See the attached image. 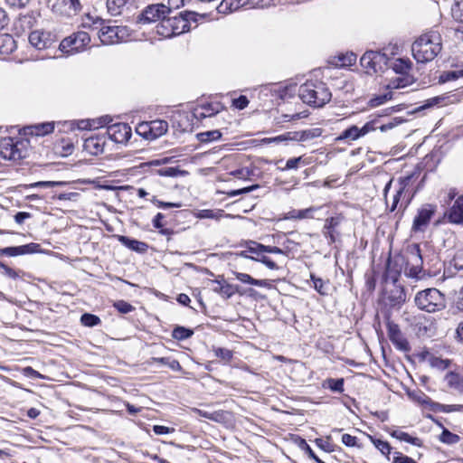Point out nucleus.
Returning <instances> with one entry per match:
<instances>
[{
	"mask_svg": "<svg viewBox=\"0 0 463 463\" xmlns=\"http://www.w3.org/2000/svg\"><path fill=\"white\" fill-rule=\"evenodd\" d=\"M440 51L441 36L434 31L420 35L411 46L414 59L422 63L432 61Z\"/></svg>",
	"mask_w": 463,
	"mask_h": 463,
	"instance_id": "1",
	"label": "nucleus"
},
{
	"mask_svg": "<svg viewBox=\"0 0 463 463\" xmlns=\"http://www.w3.org/2000/svg\"><path fill=\"white\" fill-rule=\"evenodd\" d=\"M298 96L303 102L320 108L330 101L332 94L326 83L318 80H307L299 87Z\"/></svg>",
	"mask_w": 463,
	"mask_h": 463,
	"instance_id": "2",
	"label": "nucleus"
},
{
	"mask_svg": "<svg viewBox=\"0 0 463 463\" xmlns=\"http://www.w3.org/2000/svg\"><path fill=\"white\" fill-rule=\"evenodd\" d=\"M417 307L429 313L442 310L446 307L444 295L437 288H427L417 293Z\"/></svg>",
	"mask_w": 463,
	"mask_h": 463,
	"instance_id": "3",
	"label": "nucleus"
},
{
	"mask_svg": "<svg viewBox=\"0 0 463 463\" xmlns=\"http://www.w3.org/2000/svg\"><path fill=\"white\" fill-rule=\"evenodd\" d=\"M190 29L188 20L182 15L180 16H165L161 22L156 25V33L164 38H170L173 36L184 33Z\"/></svg>",
	"mask_w": 463,
	"mask_h": 463,
	"instance_id": "4",
	"label": "nucleus"
},
{
	"mask_svg": "<svg viewBox=\"0 0 463 463\" xmlns=\"http://www.w3.org/2000/svg\"><path fill=\"white\" fill-rule=\"evenodd\" d=\"M99 38L103 44L110 45L132 41L133 32L123 25H104L99 31Z\"/></svg>",
	"mask_w": 463,
	"mask_h": 463,
	"instance_id": "5",
	"label": "nucleus"
},
{
	"mask_svg": "<svg viewBox=\"0 0 463 463\" xmlns=\"http://www.w3.org/2000/svg\"><path fill=\"white\" fill-rule=\"evenodd\" d=\"M414 181L415 179L413 175H409L398 179V188L392 198V203L390 207L391 212H393L397 209L399 203H401L400 208L405 209L409 205L414 194Z\"/></svg>",
	"mask_w": 463,
	"mask_h": 463,
	"instance_id": "6",
	"label": "nucleus"
},
{
	"mask_svg": "<svg viewBox=\"0 0 463 463\" xmlns=\"http://www.w3.org/2000/svg\"><path fill=\"white\" fill-rule=\"evenodd\" d=\"M28 142L13 137H4L0 140V157L6 160L17 161L26 156Z\"/></svg>",
	"mask_w": 463,
	"mask_h": 463,
	"instance_id": "7",
	"label": "nucleus"
},
{
	"mask_svg": "<svg viewBox=\"0 0 463 463\" xmlns=\"http://www.w3.org/2000/svg\"><path fill=\"white\" fill-rule=\"evenodd\" d=\"M90 43L88 33L80 31L64 38L60 43V50L66 55H72L83 52Z\"/></svg>",
	"mask_w": 463,
	"mask_h": 463,
	"instance_id": "8",
	"label": "nucleus"
},
{
	"mask_svg": "<svg viewBox=\"0 0 463 463\" xmlns=\"http://www.w3.org/2000/svg\"><path fill=\"white\" fill-rule=\"evenodd\" d=\"M385 53L377 51H367L360 59V63L367 74H374L382 71L388 63Z\"/></svg>",
	"mask_w": 463,
	"mask_h": 463,
	"instance_id": "9",
	"label": "nucleus"
},
{
	"mask_svg": "<svg viewBox=\"0 0 463 463\" xmlns=\"http://www.w3.org/2000/svg\"><path fill=\"white\" fill-rule=\"evenodd\" d=\"M267 5V0H222L218 6V12L221 14H230L241 8H263Z\"/></svg>",
	"mask_w": 463,
	"mask_h": 463,
	"instance_id": "10",
	"label": "nucleus"
},
{
	"mask_svg": "<svg viewBox=\"0 0 463 463\" xmlns=\"http://www.w3.org/2000/svg\"><path fill=\"white\" fill-rule=\"evenodd\" d=\"M81 8L79 0H52V10L58 15L71 17L76 15Z\"/></svg>",
	"mask_w": 463,
	"mask_h": 463,
	"instance_id": "11",
	"label": "nucleus"
},
{
	"mask_svg": "<svg viewBox=\"0 0 463 463\" xmlns=\"http://www.w3.org/2000/svg\"><path fill=\"white\" fill-rule=\"evenodd\" d=\"M437 206L430 203L423 204L413 220L412 228L415 231H424L436 212Z\"/></svg>",
	"mask_w": 463,
	"mask_h": 463,
	"instance_id": "12",
	"label": "nucleus"
},
{
	"mask_svg": "<svg viewBox=\"0 0 463 463\" xmlns=\"http://www.w3.org/2000/svg\"><path fill=\"white\" fill-rule=\"evenodd\" d=\"M168 8L165 5H153L146 7L140 17L138 18L139 24H151L156 21H160L167 14Z\"/></svg>",
	"mask_w": 463,
	"mask_h": 463,
	"instance_id": "13",
	"label": "nucleus"
},
{
	"mask_svg": "<svg viewBox=\"0 0 463 463\" xmlns=\"http://www.w3.org/2000/svg\"><path fill=\"white\" fill-rule=\"evenodd\" d=\"M109 137L118 144L127 143L131 137V128L127 123H116L107 128Z\"/></svg>",
	"mask_w": 463,
	"mask_h": 463,
	"instance_id": "14",
	"label": "nucleus"
},
{
	"mask_svg": "<svg viewBox=\"0 0 463 463\" xmlns=\"http://www.w3.org/2000/svg\"><path fill=\"white\" fill-rule=\"evenodd\" d=\"M375 129L376 126L374 121H369L365 123L362 128H358L357 126H352L347 129L344 130L342 134L336 138V140L354 141L360 137H364L368 133L374 131Z\"/></svg>",
	"mask_w": 463,
	"mask_h": 463,
	"instance_id": "15",
	"label": "nucleus"
},
{
	"mask_svg": "<svg viewBox=\"0 0 463 463\" xmlns=\"http://www.w3.org/2000/svg\"><path fill=\"white\" fill-rule=\"evenodd\" d=\"M32 46L38 50L48 48L53 42L52 34L44 30H34L28 37Z\"/></svg>",
	"mask_w": 463,
	"mask_h": 463,
	"instance_id": "16",
	"label": "nucleus"
},
{
	"mask_svg": "<svg viewBox=\"0 0 463 463\" xmlns=\"http://www.w3.org/2000/svg\"><path fill=\"white\" fill-rule=\"evenodd\" d=\"M222 109L223 106L220 102L203 103L194 109V116L195 118L201 120L216 115L222 111Z\"/></svg>",
	"mask_w": 463,
	"mask_h": 463,
	"instance_id": "17",
	"label": "nucleus"
},
{
	"mask_svg": "<svg viewBox=\"0 0 463 463\" xmlns=\"http://www.w3.org/2000/svg\"><path fill=\"white\" fill-rule=\"evenodd\" d=\"M322 209V206H311L306 209H292L286 213L282 220H304L314 219L316 213Z\"/></svg>",
	"mask_w": 463,
	"mask_h": 463,
	"instance_id": "18",
	"label": "nucleus"
},
{
	"mask_svg": "<svg viewBox=\"0 0 463 463\" xmlns=\"http://www.w3.org/2000/svg\"><path fill=\"white\" fill-rule=\"evenodd\" d=\"M105 146V137L101 136H93L87 137L84 141V150L92 155L98 156L103 153Z\"/></svg>",
	"mask_w": 463,
	"mask_h": 463,
	"instance_id": "19",
	"label": "nucleus"
},
{
	"mask_svg": "<svg viewBox=\"0 0 463 463\" xmlns=\"http://www.w3.org/2000/svg\"><path fill=\"white\" fill-rule=\"evenodd\" d=\"M108 118H101L99 119H82L79 121H71L70 122L71 128H78L80 130H87V129H92V128H101L109 123Z\"/></svg>",
	"mask_w": 463,
	"mask_h": 463,
	"instance_id": "20",
	"label": "nucleus"
},
{
	"mask_svg": "<svg viewBox=\"0 0 463 463\" xmlns=\"http://www.w3.org/2000/svg\"><path fill=\"white\" fill-rule=\"evenodd\" d=\"M448 219L452 223L463 224V194L455 201L448 213Z\"/></svg>",
	"mask_w": 463,
	"mask_h": 463,
	"instance_id": "21",
	"label": "nucleus"
},
{
	"mask_svg": "<svg viewBox=\"0 0 463 463\" xmlns=\"http://www.w3.org/2000/svg\"><path fill=\"white\" fill-rule=\"evenodd\" d=\"M232 275L234 278L238 280H240L241 283L249 284L252 286L261 287V288H271V283L268 279H253L251 276H250L247 273H242L239 271H232Z\"/></svg>",
	"mask_w": 463,
	"mask_h": 463,
	"instance_id": "22",
	"label": "nucleus"
},
{
	"mask_svg": "<svg viewBox=\"0 0 463 463\" xmlns=\"http://www.w3.org/2000/svg\"><path fill=\"white\" fill-rule=\"evenodd\" d=\"M407 266H420L422 267L423 260L420 253V249L418 244H412L407 248L406 250Z\"/></svg>",
	"mask_w": 463,
	"mask_h": 463,
	"instance_id": "23",
	"label": "nucleus"
},
{
	"mask_svg": "<svg viewBox=\"0 0 463 463\" xmlns=\"http://www.w3.org/2000/svg\"><path fill=\"white\" fill-rule=\"evenodd\" d=\"M212 286L213 291L224 298H230L237 290L232 285L220 280L212 281Z\"/></svg>",
	"mask_w": 463,
	"mask_h": 463,
	"instance_id": "24",
	"label": "nucleus"
},
{
	"mask_svg": "<svg viewBox=\"0 0 463 463\" xmlns=\"http://www.w3.org/2000/svg\"><path fill=\"white\" fill-rule=\"evenodd\" d=\"M413 83V77L411 75H399L395 78H392L388 84H386V90L392 91L393 90H398L402 88H405Z\"/></svg>",
	"mask_w": 463,
	"mask_h": 463,
	"instance_id": "25",
	"label": "nucleus"
},
{
	"mask_svg": "<svg viewBox=\"0 0 463 463\" xmlns=\"http://www.w3.org/2000/svg\"><path fill=\"white\" fill-rule=\"evenodd\" d=\"M399 262H401V264L403 263L402 257H396L393 260H389L387 262L386 277L392 279L393 282L397 281L398 277L400 276L401 273V268L398 267Z\"/></svg>",
	"mask_w": 463,
	"mask_h": 463,
	"instance_id": "26",
	"label": "nucleus"
},
{
	"mask_svg": "<svg viewBox=\"0 0 463 463\" xmlns=\"http://www.w3.org/2000/svg\"><path fill=\"white\" fill-rule=\"evenodd\" d=\"M37 245L34 243L17 246V247H6L1 250V253L7 256H18L24 255L27 253H31L33 251V248Z\"/></svg>",
	"mask_w": 463,
	"mask_h": 463,
	"instance_id": "27",
	"label": "nucleus"
},
{
	"mask_svg": "<svg viewBox=\"0 0 463 463\" xmlns=\"http://www.w3.org/2000/svg\"><path fill=\"white\" fill-rule=\"evenodd\" d=\"M321 135V130L318 128L307 129L303 131L291 132V141H307L317 137Z\"/></svg>",
	"mask_w": 463,
	"mask_h": 463,
	"instance_id": "28",
	"label": "nucleus"
},
{
	"mask_svg": "<svg viewBox=\"0 0 463 463\" xmlns=\"http://www.w3.org/2000/svg\"><path fill=\"white\" fill-rule=\"evenodd\" d=\"M16 48L15 42L10 34L0 35V55H8Z\"/></svg>",
	"mask_w": 463,
	"mask_h": 463,
	"instance_id": "29",
	"label": "nucleus"
},
{
	"mask_svg": "<svg viewBox=\"0 0 463 463\" xmlns=\"http://www.w3.org/2000/svg\"><path fill=\"white\" fill-rule=\"evenodd\" d=\"M150 130H151V140L156 139L164 134H165L168 130V123L165 120H152L150 121Z\"/></svg>",
	"mask_w": 463,
	"mask_h": 463,
	"instance_id": "30",
	"label": "nucleus"
},
{
	"mask_svg": "<svg viewBox=\"0 0 463 463\" xmlns=\"http://www.w3.org/2000/svg\"><path fill=\"white\" fill-rule=\"evenodd\" d=\"M118 241L128 249L133 250L137 252H144L147 249L146 243L134 239H130L126 236H119Z\"/></svg>",
	"mask_w": 463,
	"mask_h": 463,
	"instance_id": "31",
	"label": "nucleus"
},
{
	"mask_svg": "<svg viewBox=\"0 0 463 463\" xmlns=\"http://www.w3.org/2000/svg\"><path fill=\"white\" fill-rule=\"evenodd\" d=\"M392 437L399 439V440H402V441H405V442H408V443H411L416 447H421L422 446V441L420 440V439L417 438V437H412L411 436L410 434H408L407 432H404V431H402V430H393L392 433H391Z\"/></svg>",
	"mask_w": 463,
	"mask_h": 463,
	"instance_id": "32",
	"label": "nucleus"
},
{
	"mask_svg": "<svg viewBox=\"0 0 463 463\" xmlns=\"http://www.w3.org/2000/svg\"><path fill=\"white\" fill-rule=\"evenodd\" d=\"M392 70L400 75H409L408 72L411 70V62L405 59H396L392 65Z\"/></svg>",
	"mask_w": 463,
	"mask_h": 463,
	"instance_id": "33",
	"label": "nucleus"
},
{
	"mask_svg": "<svg viewBox=\"0 0 463 463\" xmlns=\"http://www.w3.org/2000/svg\"><path fill=\"white\" fill-rule=\"evenodd\" d=\"M310 279L313 282L314 288L322 296L328 294L329 283L320 278L316 277L314 274L310 275Z\"/></svg>",
	"mask_w": 463,
	"mask_h": 463,
	"instance_id": "34",
	"label": "nucleus"
},
{
	"mask_svg": "<svg viewBox=\"0 0 463 463\" xmlns=\"http://www.w3.org/2000/svg\"><path fill=\"white\" fill-rule=\"evenodd\" d=\"M130 0H108L107 6L112 15L120 14L125 5Z\"/></svg>",
	"mask_w": 463,
	"mask_h": 463,
	"instance_id": "35",
	"label": "nucleus"
},
{
	"mask_svg": "<svg viewBox=\"0 0 463 463\" xmlns=\"http://www.w3.org/2000/svg\"><path fill=\"white\" fill-rule=\"evenodd\" d=\"M32 133L36 136H44L49 133H52L54 129V124L53 122H46L42 124H37L33 127H31Z\"/></svg>",
	"mask_w": 463,
	"mask_h": 463,
	"instance_id": "36",
	"label": "nucleus"
},
{
	"mask_svg": "<svg viewBox=\"0 0 463 463\" xmlns=\"http://www.w3.org/2000/svg\"><path fill=\"white\" fill-rule=\"evenodd\" d=\"M225 215L222 210H200L196 216L200 219H216L219 220Z\"/></svg>",
	"mask_w": 463,
	"mask_h": 463,
	"instance_id": "37",
	"label": "nucleus"
},
{
	"mask_svg": "<svg viewBox=\"0 0 463 463\" xmlns=\"http://www.w3.org/2000/svg\"><path fill=\"white\" fill-rule=\"evenodd\" d=\"M221 137L222 133L217 129L197 134L198 140L202 143L215 141L220 139Z\"/></svg>",
	"mask_w": 463,
	"mask_h": 463,
	"instance_id": "38",
	"label": "nucleus"
},
{
	"mask_svg": "<svg viewBox=\"0 0 463 463\" xmlns=\"http://www.w3.org/2000/svg\"><path fill=\"white\" fill-rule=\"evenodd\" d=\"M392 99V91L387 90L383 94H379L372 98L369 101L371 107H378Z\"/></svg>",
	"mask_w": 463,
	"mask_h": 463,
	"instance_id": "39",
	"label": "nucleus"
},
{
	"mask_svg": "<svg viewBox=\"0 0 463 463\" xmlns=\"http://www.w3.org/2000/svg\"><path fill=\"white\" fill-rule=\"evenodd\" d=\"M463 77V69L458 71H443L439 76V82H448Z\"/></svg>",
	"mask_w": 463,
	"mask_h": 463,
	"instance_id": "40",
	"label": "nucleus"
},
{
	"mask_svg": "<svg viewBox=\"0 0 463 463\" xmlns=\"http://www.w3.org/2000/svg\"><path fill=\"white\" fill-rule=\"evenodd\" d=\"M439 440L445 444L452 445L459 441V437L450 432L449 430L444 429L439 436Z\"/></svg>",
	"mask_w": 463,
	"mask_h": 463,
	"instance_id": "41",
	"label": "nucleus"
},
{
	"mask_svg": "<svg viewBox=\"0 0 463 463\" xmlns=\"http://www.w3.org/2000/svg\"><path fill=\"white\" fill-rule=\"evenodd\" d=\"M213 352L216 357L220 358L224 363H229L233 356L232 352L227 348L213 347Z\"/></svg>",
	"mask_w": 463,
	"mask_h": 463,
	"instance_id": "42",
	"label": "nucleus"
},
{
	"mask_svg": "<svg viewBox=\"0 0 463 463\" xmlns=\"http://www.w3.org/2000/svg\"><path fill=\"white\" fill-rule=\"evenodd\" d=\"M451 15L458 22H463V1L455 0L451 7Z\"/></svg>",
	"mask_w": 463,
	"mask_h": 463,
	"instance_id": "43",
	"label": "nucleus"
},
{
	"mask_svg": "<svg viewBox=\"0 0 463 463\" xmlns=\"http://www.w3.org/2000/svg\"><path fill=\"white\" fill-rule=\"evenodd\" d=\"M193 335V331L183 326H177L173 330L172 336L177 340H185Z\"/></svg>",
	"mask_w": 463,
	"mask_h": 463,
	"instance_id": "44",
	"label": "nucleus"
},
{
	"mask_svg": "<svg viewBox=\"0 0 463 463\" xmlns=\"http://www.w3.org/2000/svg\"><path fill=\"white\" fill-rule=\"evenodd\" d=\"M371 440L377 449L381 451L382 454L388 456L391 453L392 447L387 441L382 440L380 439H374L371 437Z\"/></svg>",
	"mask_w": 463,
	"mask_h": 463,
	"instance_id": "45",
	"label": "nucleus"
},
{
	"mask_svg": "<svg viewBox=\"0 0 463 463\" xmlns=\"http://www.w3.org/2000/svg\"><path fill=\"white\" fill-rule=\"evenodd\" d=\"M80 322L85 326H95L100 323L99 317L92 314H83L80 317Z\"/></svg>",
	"mask_w": 463,
	"mask_h": 463,
	"instance_id": "46",
	"label": "nucleus"
},
{
	"mask_svg": "<svg viewBox=\"0 0 463 463\" xmlns=\"http://www.w3.org/2000/svg\"><path fill=\"white\" fill-rule=\"evenodd\" d=\"M325 386H326L333 392H342L344 391V380L343 379H327Z\"/></svg>",
	"mask_w": 463,
	"mask_h": 463,
	"instance_id": "47",
	"label": "nucleus"
},
{
	"mask_svg": "<svg viewBox=\"0 0 463 463\" xmlns=\"http://www.w3.org/2000/svg\"><path fill=\"white\" fill-rule=\"evenodd\" d=\"M260 247H263V244L257 243V242H251V245L248 247L247 250L241 252V256H242L244 258H249V256L247 255V252H250V253L256 254L257 257H260L261 255H263V250L260 249ZM251 258L252 257H250V259H251Z\"/></svg>",
	"mask_w": 463,
	"mask_h": 463,
	"instance_id": "48",
	"label": "nucleus"
},
{
	"mask_svg": "<svg viewBox=\"0 0 463 463\" xmlns=\"http://www.w3.org/2000/svg\"><path fill=\"white\" fill-rule=\"evenodd\" d=\"M136 131L139 136L151 140L150 121L139 123L136 128Z\"/></svg>",
	"mask_w": 463,
	"mask_h": 463,
	"instance_id": "49",
	"label": "nucleus"
},
{
	"mask_svg": "<svg viewBox=\"0 0 463 463\" xmlns=\"http://www.w3.org/2000/svg\"><path fill=\"white\" fill-rule=\"evenodd\" d=\"M410 397L421 405H430L431 403L430 399L422 392H412L409 394Z\"/></svg>",
	"mask_w": 463,
	"mask_h": 463,
	"instance_id": "50",
	"label": "nucleus"
},
{
	"mask_svg": "<svg viewBox=\"0 0 463 463\" xmlns=\"http://www.w3.org/2000/svg\"><path fill=\"white\" fill-rule=\"evenodd\" d=\"M156 361L157 363L167 365L173 371H180L181 370V365L177 360L170 359L167 357H161V358H156Z\"/></svg>",
	"mask_w": 463,
	"mask_h": 463,
	"instance_id": "51",
	"label": "nucleus"
},
{
	"mask_svg": "<svg viewBox=\"0 0 463 463\" xmlns=\"http://www.w3.org/2000/svg\"><path fill=\"white\" fill-rule=\"evenodd\" d=\"M150 201H151V203H153L155 205H156L158 208H161V209L182 207L181 203H166V202H163V201L156 199V196H153L150 199Z\"/></svg>",
	"mask_w": 463,
	"mask_h": 463,
	"instance_id": "52",
	"label": "nucleus"
},
{
	"mask_svg": "<svg viewBox=\"0 0 463 463\" xmlns=\"http://www.w3.org/2000/svg\"><path fill=\"white\" fill-rule=\"evenodd\" d=\"M423 269L420 266H406L405 268V274L406 276L413 279H420V274L422 273Z\"/></svg>",
	"mask_w": 463,
	"mask_h": 463,
	"instance_id": "53",
	"label": "nucleus"
},
{
	"mask_svg": "<svg viewBox=\"0 0 463 463\" xmlns=\"http://www.w3.org/2000/svg\"><path fill=\"white\" fill-rule=\"evenodd\" d=\"M403 120L399 118H392L387 123L382 124L380 127H376V129L379 128L382 132H386L388 130L392 129L393 128L399 126L402 123Z\"/></svg>",
	"mask_w": 463,
	"mask_h": 463,
	"instance_id": "54",
	"label": "nucleus"
},
{
	"mask_svg": "<svg viewBox=\"0 0 463 463\" xmlns=\"http://www.w3.org/2000/svg\"><path fill=\"white\" fill-rule=\"evenodd\" d=\"M251 260H254L256 261H259V262L264 264L267 268H269L270 269H279V266L273 260H271L270 258H269L266 255H261L260 257L251 258Z\"/></svg>",
	"mask_w": 463,
	"mask_h": 463,
	"instance_id": "55",
	"label": "nucleus"
},
{
	"mask_svg": "<svg viewBox=\"0 0 463 463\" xmlns=\"http://www.w3.org/2000/svg\"><path fill=\"white\" fill-rule=\"evenodd\" d=\"M356 59H357V56L353 52L343 54V55L339 56V61L341 62L340 65L341 66H350L356 61Z\"/></svg>",
	"mask_w": 463,
	"mask_h": 463,
	"instance_id": "56",
	"label": "nucleus"
},
{
	"mask_svg": "<svg viewBox=\"0 0 463 463\" xmlns=\"http://www.w3.org/2000/svg\"><path fill=\"white\" fill-rule=\"evenodd\" d=\"M430 361V364L433 367H436V368L441 369V370L448 368L450 364L449 360L442 359L439 357H431Z\"/></svg>",
	"mask_w": 463,
	"mask_h": 463,
	"instance_id": "57",
	"label": "nucleus"
},
{
	"mask_svg": "<svg viewBox=\"0 0 463 463\" xmlns=\"http://www.w3.org/2000/svg\"><path fill=\"white\" fill-rule=\"evenodd\" d=\"M64 184H65L64 182H59V181H41V182L33 183L30 184V186L31 187L49 188V187H54V186H61V185H63Z\"/></svg>",
	"mask_w": 463,
	"mask_h": 463,
	"instance_id": "58",
	"label": "nucleus"
},
{
	"mask_svg": "<svg viewBox=\"0 0 463 463\" xmlns=\"http://www.w3.org/2000/svg\"><path fill=\"white\" fill-rule=\"evenodd\" d=\"M342 221L341 216L327 218L325 222L324 230H335Z\"/></svg>",
	"mask_w": 463,
	"mask_h": 463,
	"instance_id": "59",
	"label": "nucleus"
},
{
	"mask_svg": "<svg viewBox=\"0 0 463 463\" xmlns=\"http://www.w3.org/2000/svg\"><path fill=\"white\" fill-rule=\"evenodd\" d=\"M34 18L32 15H24L21 16L18 20V24L23 28V30L25 29H31L33 25Z\"/></svg>",
	"mask_w": 463,
	"mask_h": 463,
	"instance_id": "60",
	"label": "nucleus"
},
{
	"mask_svg": "<svg viewBox=\"0 0 463 463\" xmlns=\"http://www.w3.org/2000/svg\"><path fill=\"white\" fill-rule=\"evenodd\" d=\"M290 137H291V132H288L286 134H283V135H280V136H278V137H275L263 138L261 140V142L262 143H266V144H269V143H279V142H282V141L290 140Z\"/></svg>",
	"mask_w": 463,
	"mask_h": 463,
	"instance_id": "61",
	"label": "nucleus"
},
{
	"mask_svg": "<svg viewBox=\"0 0 463 463\" xmlns=\"http://www.w3.org/2000/svg\"><path fill=\"white\" fill-rule=\"evenodd\" d=\"M114 307L122 314H128L133 310V307L124 300L117 301Z\"/></svg>",
	"mask_w": 463,
	"mask_h": 463,
	"instance_id": "62",
	"label": "nucleus"
},
{
	"mask_svg": "<svg viewBox=\"0 0 463 463\" xmlns=\"http://www.w3.org/2000/svg\"><path fill=\"white\" fill-rule=\"evenodd\" d=\"M392 463H417L411 458L403 455L401 452H395Z\"/></svg>",
	"mask_w": 463,
	"mask_h": 463,
	"instance_id": "63",
	"label": "nucleus"
},
{
	"mask_svg": "<svg viewBox=\"0 0 463 463\" xmlns=\"http://www.w3.org/2000/svg\"><path fill=\"white\" fill-rule=\"evenodd\" d=\"M249 104V99H247L246 96H240L239 98L237 99H234L232 100V105L238 109H245Z\"/></svg>",
	"mask_w": 463,
	"mask_h": 463,
	"instance_id": "64",
	"label": "nucleus"
}]
</instances>
